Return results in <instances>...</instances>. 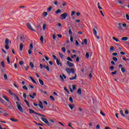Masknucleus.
I'll list each match as a JSON object with an SVG mask.
<instances>
[{"label":"nucleus","instance_id":"nucleus-1","mask_svg":"<svg viewBox=\"0 0 129 129\" xmlns=\"http://www.w3.org/2000/svg\"><path fill=\"white\" fill-rule=\"evenodd\" d=\"M0 102H1L2 104L6 106L7 107L9 108L10 109H12L13 106L12 105L11 102H9L10 105L8 106V104L6 102V101L4 100L2 98H0Z\"/></svg>","mask_w":129,"mask_h":129},{"label":"nucleus","instance_id":"nucleus-2","mask_svg":"<svg viewBox=\"0 0 129 129\" xmlns=\"http://www.w3.org/2000/svg\"><path fill=\"white\" fill-rule=\"evenodd\" d=\"M66 71L67 73H68V74H70L72 73V74H75V71L74 68H71V69H69V68H67L66 69Z\"/></svg>","mask_w":129,"mask_h":129},{"label":"nucleus","instance_id":"nucleus-3","mask_svg":"<svg viewBox=\"0 0 129 129\" xmlns=\"http://www.w3.org/2000/svg\"><path fill=\"white\" fill-rule=\"evenodd\" d=\"M28 110L29 111V113L32 114V113H35V114H37L38 115H40L41 116L43 117H45L46 116L42 114H39L38 113H37L36 111H34L33 109H28Z\"/></svg>","mask_w":129,"mask_h":129},{"label":"nucleus","instance_id":"nucleus-4","mask_svg":"<svg viewBox=\"0 0 129 129\" xmlns=\"http://www.w3.org/2000/svg\"><path fill=\"white\" fill-rule=\"evenodd\" d=\"M16 104H17V108H18V110L20 111H21V112L23 113H24V110H23V109L22 108V106H21L20 103L17 101Z\"/></svg>","mask_w":129,"mask_h":129},{"label":"nucleus","instance_id":"nucleus-5","mask_svg":"<svg viewBox=\"0 0 129 129\" xmlns=\"http://www.w3.org/2000/svg\"><path fill=\"white\" fill-rule=\"evenodd\" d=\"M5 43L6 44V46H5V47L6 48L7 50H8L9 49V39L7 38L6 39Z\"/></svg>","mask_w":129,"mask_h":129},{"label":"nucleus","instance_id":"nucleus-6","mask_svg":"<svg viewBox=\"0 0 129 129\" xmlns=\"http://www.w3.org/2000/svg\"><path fill=\"white\" fill-rule=\"evenodd\" d=\"M68 16V14L67 13H64L61 15H60V19L64 20L66 19V17Z\"/></svg>","mask_w":129,"mask_h":129},{"label":"nucleus","instance_id":"nucleus-7","mask_svg":"<svg viewBox=\"0 0 129 129\" xmlns=\"http://www.w3.org/2000/svg\"><path fill=\"white\" fill-rule=\"evenodd\" d=\"M26 26H27V27L29 29L31 30L32 31L36 32V31L31 27L30 23H28L26 24Z\"/></svg>","mask_w":129,"mask_h":129},{"label":"nucleus","instance_id":"nucleus-8","mask_svg":"<svg viewBox=\"0 0 129 129\" xmlns=\"http://www.w3.org/2000/svg\"><path fill=\"white\" fill-rule=\"evenodd\" d=\"M67 63H68L69 67L73 68L74 67V64L70 61H67Z\"/></svg>","mask_w":129,"mask_h":129},{"label":"nucleus","instance_id":"nucleus-9","mask_svg":"<svg viewBox=\"0 0 129 129\" xmlns=\"http://www.w3.org/2000/svg\"><path fill=\"white\" fill-rule=\"evenodd\" d=\"M96 30H98V28H97V26H94V28H93V32L94 35L97 36V31Z\"/></svg>","mask_w":129,"mask_h":129},{"label":"nucleus","instance_id":"nucleus-10","mask_svg":"<svg viewBox=\"0 0 129 129\" xmlns=\"http://www.w3.org/2000/svg\"><path fill=\"white\" fill-rule=\"evenodd\" d=\"M39 103H40V104H38L39 107H40V108H41L42 109H43L44 108V107L42 104V102L41 101H39Z\"/></svg>","mask_w":129,"mask_h":129},{"label":"nucleus","instance_id":"nucleus-11","mask_svg":"<svg viewBox=\"0 0 129 129\" xmlns=\"http://www.w3.org/2000/svg\"><path fill=\"white\" fill-rule=\"evenodd\" d=\"M32 95L33 96H32L31 95H29V96L32 99H34L35 98V97L36 96L37 94L36 93H34L33 94H32Z\"/></svg>","mask_w":129,"mask_h":129},{"label":"nucleus","instance_id":"nucleus-12","mask_svg":"<svg viewBox=\"0 0 129 129\" xmlns=\"http://www.w3.org/2000/svg\"><path fill=\"white\" fill-rule=\"evenodd\" d=\"M77 77V74H75V77H72L70 78L69 79L70 80H76Z\"/></svg>","mask_w":129,"mask_h":129},{"label":"nucleus","instance_id":"nucleus-13","mask_svg":"<svg viewBox=\"0 0 129 129\" xmlns=\"http://www.w3.org/2000/svg\"><path fill=\"white\" fill-rule=\"evenodd\" d=\"M24 48V44L23 43H20V51H22Z\"/></svg>","mask_w":129,"mask_h":129},{"label":"nucleus","instance_id":"nucleus-14","mask_svg":"<svg viewBox=\"0 0 129 129\" xmlns=\"http://www.w3.org/2000/svg\"><path fill=\"white\" fill-rule=\"evenodd\" d=\"M118 28L120 30H122L123 27L121 23H118Z\"/></svg>","mask_w":129,"mask_h":129},{"label":"nucleus","instance_id":"nucleus-15","mask_svg":"<svg viewBox=\"0 0 129 129\" xmlns=\"http://www.w3.org/2000/svg\"><path fill=\"white\" fill-rule=\"evenodd\" d=\"M29 78H30V79L31 80L32 82H33L34 84H35L36 85H37L36 81L33 78L31 77V76L29 77Z\"/></svg>","mask_w":129,"mask_h":129},{"label":"nucleus","instance_id":"nucleus-16","mask_svg":"<svg viewBox=\"0 0 129 129\" xmlns=\"http://www.w3.org/2000/svg\"><path fill=\"white\" fill-rule=\"evenodd\" d=\"M77 93L79 95H81L82 94V91H81V88H79L78 91H77Z\"/></svg>","mask_w":129,"mask_h":129},{"label":"nucleus","instance_id":"nucleus-17","mask_svg":"<svg viewBox=\"0 0 129 129\" xmlns=\"http://www.w3.org/2000/svg\"><path fill=\"white\" fill-rule=\"evenodd\" d=\"M3 98L6 100L8 102H10L9 99L5 95L3 96Z\"/></svg>","mask_w":129,"mask_h":129},{"label":"nucleus","instance_id":"nucleus-18","mask_svg":"<svg viewBox=\"0 0 129 129\" xmlns=\"http://www.w3.org/2000/svg\"><path fill=\"white\" fill-rule=\"evenodd\" d=\"M69 106L70 108H71V110H73L74 108L75 107L74 104H69Z\"/></svg>","mask_w":129,"mask_h":129},{"label":"nucleus","instance_id":"nucleus-19","mask_svg":"<svg viewBox=\"0 0 129 129\" xmlns=\"http://www.w3.org/2000/svg\"><path fill=\"white\" fill-rule=\"evenodd\" d=\"M56 63L57 66L59 65L60 66H62V64L60 62H59V59H56Z\"/></svg>","mask_w":129,"mask_h":129},{"label":"nucleus","instance_id":"nucleus-20","mask_svg":"<svg viewBox=\"0 0 129 129\" xmlns=\"http://www.w3.org/2000/svg\"><path fill=\"white\" fill-rule=\"evenodd\" d=\"M8 93H9V94L12 96L13 95L14 96L16 95L15 93H12L11 90L8 91Z\"/></svg>","mask_w":129,"mask_h":129},{"label":"nucleus","instance_id":"nucleus-21","mask_svg":"<svg viewBox=\"0 0 129 129\" xmlns=\"http://www.w3.org/2000/svg\"><path fill=\"white\" fill-rule=\"evenodd\" d=\"M41 119L42 120V121H44V122L48 121V119L43 117H41Z\"/></svg>","mask_w":129,"mask_h":129},{"label":"nucleus","instance_id":"nucleus-22","mask_svg":"<svg viewBox=\"0 0 129 129\" xmlns=\"http://www.w3.org/2000/svg\"><path fill=\"white\" fill-rule=\"evenodd\" d=\"M52 7H48V8H47V12H51V10H52Z\"/></svg>","mask_w":129,"mask_h":129},{"label":"nucleus","instance_id":"nucleus-23","mask_svg":"<svg viewBox=\"0 0 129 129\" xmlns=\"http://www.w3.org/2000/svg\"><path fill=\"white\" fill-rule=\"evenodd\" d=\"M61 13V10H57L56 12H55V14H58L59 13Z\"/></svg>","mask_w":129,"mask_h":129},{"label":"nucleus","instance_id":"nucleus-24","mask_svg":"<svg viewBox=\"0 0 129 129\" xmlns=\"http://www.w3.org/2000/svg\"><path fill=\"white\" fill-rule=\"evenodd\" d=\"M39 82H40V84L42 86H43L44 83H43V81L42 80L39 79Z\"/></svg>","mask_w":129,"mask_h":129},{"label":"nucleus","instance_id":"nucleus-25","mask_svg":"<svg viewBox=\"0 0 129 129\" xmlns=\"http://www.w3.org/2000/svg\"><path fill=\"white\" fill-rule=\"evenodd\" d=\"M121 71L122 72V73H124L126 72V70L123 67L121 68Z\"/></svg>","mask_w":129,"mask_h":129},{"label":"nucleus","instance_id":"nucleus-26","mask_svg":"<svg viewBox=\"0 0 129 129\" xmlns=\"http://www.w3.org/2000/svg\"><path fill=\"white\" fill-rule=\"evenodd\" d=\"M29 66H30L31 69H33L34 68V64H33V63L32 62H31L29 63Z\"/></svg>","mask_w":129,"mask_h":129},{"label":"nucleus","instance_id":"nucleus-27","mask_svg":"<svg viewBox=\"0 0 129 129\" xmlns=\"http://www.w3.org/2000/svg\"><path fill=\"white\" fill-rule=\"evenodd\" d=\"M120 114H121V115L123 117H124V116H125V115H124V114L123 113V111L122 110H120Z\"/></svg>","mask_w":129,"mask_h":129},{"label":"nucleus","instance_id":"nucleus-28","mask_svg":"<svg viewBox=\"0 0 129 129\" xmlns=\"http://www.w3.org/2000/svg\"><path fill=\"white\" fill-rule=\"evenodd\" d=\"M10 120L11 121H12L13 122H17L18 121V119H14V118H10Z\"/></svg>","mask_w":129,"mask_h":129},{"label":"nucleus","instance_id":"nucleus-29","mask_svg":"<svg viewBox=\"0 0 129 129\" xmlns=\"http://www.w3.org/2000/svg\"><path fill=\"white\" fill-rule=\"evenodd\" d=\"M121 40L123 41H126L128 40V38L127 37H123L121 38Z\"/></svg>","mask_w":129,"mask_h":129},{"label":"nucleus","instance_id":"nucleus-30","mask_svg":"<svg viewBox=\"0 0 129 129\" xmlns=\"http://www.w3.org/2000/svg\"><path fill=\"white\" fill-rule=\"evenodd\" d=\"M112 39H113V40H114L116 42H118L119 41V40H118L117 38H116L114 37H113Z\"/></svg>","mask_w":129,"mask_h":129},{"label":"nucleus","instance_id":"nucleus-31","mask_svg":"<svg viewBox=\"0 0 129 129\" xmlns=\"http://www.w3.org/2000/svg\"><path fill=\"white\" fill-rule=\"evenodd\" d=\"M33 43H31L30 44V45L29 46V49H33Z\"/></svg>","mask_w":129,"mask_h":129},{"label":"nucleus","instance_id":"nucleus-32","mask_svg":"<svg viewBox=\"0 0 129 129\" xmlns=\"http://www.w3.org/2000/svg\"><path fill=\"white\" fill-rule=\"evenodd\" d=\"M43 17H45L48 15V13L44 12L43 13Z\"/></svg>","mask_w":129,"mask_h":129},{"label":"nucleus","instance_id":"nucleus-33","mask_svg":"<svg viewBox=\"0 0 129 129\" xmlns=\"http://www.w3.org/2000/svg\"><path fill=\"white\" fill-rule=\"evenodd\" d=\"M112 60L113 61H118V59L116 57H112Z\"/></svg>","mask_w":129,"mask_h":129},{"label":"nucleus","instance_id":"nucleus-34","mask_svg":"<svg viewBox=\"0 0 129 129\" xmlns=\"http://www.w3.org/2000/svg\"><path fill=\"white\" fill-rule=\"evenodd\" d=\"M67 59H68L70 61L73 62V60L72 59L70 56H68V58H67Z\"/></svg>","mask_w":129,"mask_h":129},{"label":"nucleus","instance_id":"nucleus-35","mask_svg":"<svg viewBox=\"0 0 129 129\" xmlns=\"http://www.w3.org/2000/svg\"><path fill=\"white\" fill-rule=\"evenodd\" d=\"M7 62L8 64L11 63V61L10 60V56H7Z\"/></svg>","mask_w":129,"mask_h":129},{"label":"nucleus","instance_id":"nucleus-36","mask_svg":"<svg viewBox=\"0 0 129 129\" xmlns=\"http://www.w3.org/2000/svg\"><path fill=\"white\" fill-rule=\"evenodd\" d=\"M1 66L3 68H5V61H1Z\"/></svg>","mask_w":129,"mask_h":129},{"label":"nucleus","instance_id":"nucleus-37","mask_svg":"<svg viewBox=\"0 0 129 129\" xmlns=\"http://www.w3.org/2000/svg\"><path fill=\"white\" fill-rule=\"evenodd\" d=\"M85 56H86V58H89V52H87V53H86Z\"/></svg>","mask_w":129,"mask_h":129},{"label":"nucleus","instance_id":"nucleus-38","mask_svg":"<svg viewBox=\"0 0 129 129\" xmlns=\"http://www.w3.org/2000/svg\"><path fill=\"white\" fill-rule=\"evenodd\" d=\"M49 98L51 99V100H52L53 101H55V98L53 97V96H50Z\"/></svg>","mask_w":129,"mask_h":129},{"label":"nucleus","instance_id":"nucleus-39","mask_svg":"<svg viewBox=\"0 0 129 129\" xmlns=\"http://www.w3.org/2000/svg\"><path fill=\"white\" fill-rule=\"evenodd\" d=\"M22 88H23V89L24 90H26V91H27V90H28V88H27V86H25V85L23 86Z\"/></svg>","mask_w":129,"mask_h":129},{"label":"nucleus","instance_id":"nucleus-40","mask_svg":"<svg viewBox=\"0 0 129 129\" xmlns=\"http://www.w3.org/2000/svg\"><path fill=\"white\" fill-rule=\"evenodd\" d=\"M23 98H24V99L25 100H26L27 98V95L25 93H23Z\"/></svg>","mask_w":129,"mask_h":129},{"label":"nucleus","instance_id":"nucleus-41","mask_svg":"<svg viewBox=\"0 0 129 129\" xmlns=\"http://www.w3.org/2000/svg\"><path fill=\"white\" fill-rule=\"evenodd\" d=\"M59 56H60V58H62L64 56V55H63V54L62 53H61L60 52L58 53Z\"/></svg>","mask_w":129,"mask_h":129},{"label":"nucleus","instance_id":"nucleus-42","mask_svg":"<svg viewBox=\"0 0 129 129\" xmlns=\"http://www.w3.org/2000/svg\"><path fill=\"white\" fill-rule=\"evenodd\" d=\"M69 101H70V102L73 103V98L72 97H70Z\"/></svg>","mask_w":129,"mask_h":129},{"label":"nucleus","instance_id":"nucleus-43","mask_svg":"<svg viewBox=\"0 0 129 129\" xmlns=\"http://www.w3.org/2000/svg\"><path fill=\"white\" fill-rule=\"evenodd\" d=\"M114 46H110V51H114Z\"/></svg>","mask_w":129,"mask_h":129},{"label":"nucleus","instance_id":"nucleus-44","mask_svg":"<svg viewBox=\"0 0 129 129\" xmlns=\"http://www.w3.org/2000/svg\"><path fill=\"white\" fill-rule=\"evenodd\" d=\"M59 78H60V79L62 80V82L64 81V78H63V76H62L61 75H59Z\"/></svg>","mask_w":129,"mask_h":129},{"label":"nucleus","instance_id":"nucleus-45","mask_svg":"<svg viewBox=\"0 0 129 129\" xmlns=\"http://www.w3.org/2000/svg\"><path fill=\"white\" fill-rule=\"evenodd\" d=\"M100 114L101 115H103V116H105V114H104V113H103V111L100 110Z\"/></svg>","mask_w":129,"mask_h":129},{"label":"nucleus","instance_id":"nucleus-46","mask_svg":"<svg viewBox=\"0 0 129 129\" xmlns=\"http://www.w3.org/2000/svg\"><path fill=\"white\" fill-rule=\"evenodd\" d=\"M117 73V71H115L114 72H112L111 74L112 75H116Z\"/></svg>","mask_w":129,"mask_h":129},{"label":"nucleus","instance_id":"nucleus-47","mask_svg":"<svg viewBox=\"0 0 129 129\" xmlns=\"http://www.w3.org/2000/svg\"><path fill=\"white\" fill-rule=\"evenodd\" d=\"M40 40L43 43V37L42 35L41 36Z\"/></svg>","mask_w":129,"mask_h":129},{"label":"nucleus","instance_id":"nucleus-48","mask_svg":"<svg viewBox=\"0 0 129 129\" xmlns=\"http://www.w3.org/2000/svg\"><path fill=\"white\" fill-rule=\"evenodd\" d=\"M52 57L53 58V59H54V60L58 59L57 58V57L55 55H52Z\"/></svg>","mask_w":129,"mask_h":129},{"label":"nucleus","instance_id":"nucleus-49","mask_svg":"<svg viewBox=\"0 0 129 129\" xmlns=\"http://www.w3.org/2000/svg\"><path fill=\"white\" fill-rule=\"evenodd\" d=\"M4 79L8 80V75H7L6 74L4 75Z\"/></svg>","mask_w":129,"mask_h":129},{"label":"nucleus","instance_id":"nucleus-50","mask_svg":"<svg viewBox=\"0 0 129 129\" xmlns=\"http://www.w3.org/2000/svg\"><path fill=\"white\" fill-rule=\"evenodd\" d=\"M73 90H76V85H73Z\"/></svg>","mask_w":129,"mask_h":129},{"label":"nucleus","instance_id":"nucleus-51","mask_svg":"<svg viewBox=\"0 0 129 129\" xmlns=\"http://www.w3.org/2000/svg\"><path fill=\"white\" fill-rule=\"evenodd\" d=\"M14 97L16 98L17 100H18V101H20V99L19 98L17 95H16V96H14Z\"/></svg>","mask_w":129,"mask_h":129},{"label":"nucleus","instance_id":"nucleus-52","mask_svg":"<svg viewBox=\"0 0 129 129\" xmlns=\"http://www.w3.org/2000/svg\"><path fill=\"white\" fill-rule=\"evenodd\" d=\"M24 68H25V71H28L29 68H30V67H29V66H28L27 67H25Z\"/></svg>","mask_w":129,"mask_h":129},{"label":"nucleus","instance_id":"nucleus-53","mask_svg":"<svg viewBox=\"0 0 129 129\" xmlns=\"http://www.w3.org/2000/svg\"><path fill=\"white\" fill-rule=\"evenodd\" d=\"M71 41L72 43L74 42V38L73 37H72V35H71Z\"/></svg>","mask_w":129,"mask_h":129},{"label":"nucleus","instance_id":"nucleus-54","mask_svg":"<svg viewBox=\"0 0 129 129\" xmlns=\"http://www.w3.org/2000/svg\"><path fill=\"white\" fill-rule=\"evenodd\" d=\"M44 123H45V124H46L47 126H50V124H49V122L48 120L47 121H46V122H45Z\"/></svg>","mask_w":129,"mask_h":129},{"label":"nucleus","instance_id":"nucleus-55","mask_svg":"<svg viewBox=\"0 0 129 129\" xmlns=\"http://www.w3.org/2000/svg\"><path fill=\"white\" fill-rule=\"evenodd\" d=\"M79 61H80V57H79V56H78V57L76 58V61L78 62H79Z\"/></svg>","mask_w":129,"mask_h":129},{"label":"nucleus","instance_id":"nucleus-56","mask_svg":"<svg viewBox=\"0 0 129 129\" xmlns=\"http://www.w3.org/2000/svg\"><path fill=\"white\" fill-rule=\"evenodd\" d=\"M23 64H24V61H19V64H20V66H22V65H23Z\"/></svg>","mask_w":129,"mask_h":129},{"label":"nucleus","instance_id":"nucleus-57","mask_svg":"<svg viewBox=\"0 0 129 129\" xmlns=\"http://www.w3.org/2000/svg\"><path fill=\"white\" fill-rule=\"evenodd\" d=\"M126 19H127V21H129V15L127 14L125 15Z\"/></svg>","mask_w":129,"mask_h":129},{"label":"nucleus","instance_id":"nucleus-58","mask_svg":"<svg viewBox=\"0 0 129 129\" xmlns=\"http://www.w3.org/2000/svg\"><path fill=\"white\" fill-rule=\"evenodd\" d=\"M69 35H72V32L71 29H70V30H69Z\"/></svg>","mask_w":129,"mask_h":129},{"label":"nucleus","instance_id":"nucleus-59","mask_svg":"<svg viewBox=\"0 0 129 129\" xmlns=\"http://www.w3.org/2000/svg\"><path fill=\"white\" fill-rule=\"evenodd\" d=\"M61 50H62L63 52H66V48H65V47H62V48H61Z\"/></svg>","mask_w":129,"mask_h":129},{"label":"nucleus","instance_id":"nucleus-60","mask_svg":"<svg viewBox=\"0 0 129 129\" xmlns=\"http://www.w3.org/2000/svg\"><path fill=\"white\" fill-rule=\"evenodd\" d=\"M32 49H29V50H28V53H29V54H31V53H32V50H31Z\"/></svg>","mask_w":129,"mask_h":129},{"label":"nucleus","instance_id":"nucleus-61","mask_svg":"<svg viewBox=\"0 0 129 129\" xmlns=\"http://www.w3.org/2000/svg\"><path fill=\"white\" fill-rule=\"evenodd\" d=\"M46 25H45V24H44V25H43V30H45L46 29Z\"/></svg>","mask_w":129,"mask_h":129},{"label":"nucleus","instance_id":"nucleus-62","mask_svg":"<svg viewBox=\"0 0 129 129\" xmlns=\"http://www.w3.org/2000/svg\"><path fill=\"white\" fill-rule=\"evenodd\" d=\"M84 41L85 44L87 45V39H85Z\"/></svg>","mask_w":129,"mask_h":129},{"label":"nucleus","instance_id":"nucleus-63","mask_svg":"<svg viewBox=\"0 0 129 129\" xmlns=\"http://www.w3.org/2000/svg\"><path fill=\"white\" fill-rule=\"evenodd\" d=\"M75 44L76 46L79 45V42L77 40L76 41Z\"/></svg>","mask_w":129,"mask_h":129},{"label":"nucleus","instance_id":"nucleus-64","mask_svg":"<svg viewBox=\"0 0 129 129\" xmlns=\"http://www.w3.org/2000/svg\"><path fill=\"white\" fill-rule=\"evenodd\" d=\"M96 129H100V125L99 124L97 125Z\"/></svg>","mask_w":129,"mask_h":129}]
</instances>
